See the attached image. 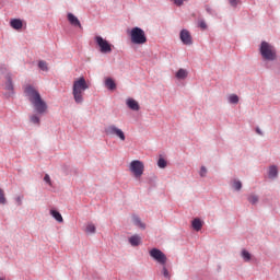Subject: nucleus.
<instances>
[{
    "mask_svg": "<svg viewBox=\"0 0 280 280\" xmlns=\"http://www.w3.org/2000/svg\"><path fill=\"white\" fill-rule=\"evenodd\" d=\"M24 95L36 113L30 115L31 124H34V126H40V117L47 113V102L43 100L40 92H38V90L32 84H28L24 88Z\"/></svg>",
    "mask_w": 280,
    "mask_h": 280,
    "instance_id": "1",
    "label": "nucleus"
},
{
    "mask_svg": "<svg viewBox=\"0 0 280 280\" xmlns=\"http://www.w3.org/2000/svg\"><path fill=\"white\" fill-rule=\"evenodd\" d=\"M89 89L86 79L81 77L73 82L72 85V95L75 104H84V91Z\"/></svg>",
    "mask_w": 280,
    "mask_h": 280,
    "instance_id": "2",
    "label": "nucleus"
},
{
    "mask_svg": "<svg viewBox=\"0 0 280 280\" xmlns=\"http://www.w3.org/2000/svg\"><path fill=\"white\" fill-rule=\"evenodd\" d=\"M259 54L267 68L269 62H275V60H277V48L268 42L260 43Z\"/></svg>",
    "mask_w": 280,
    "mask_h": 280,
    "instance_id": "3",
    "label": "nucleus"
},
{
    "mask_svg": "<svg viewBox=\"0 0 280 280\" xmlns=\"http://www.w3.org/2000/svg\"><path fill=\"white\" fill-rule=\"evenodd\" d=\"M150 257H152V259H154V261H156L158 264H160V266H162V275L165 279H171V275L170 271L167 270V267H165V265L167 264V256L165 255V253H163L161 249L159 248H152L149 252Z\"/></svg>",
    "mask_w": 280,
    "mask_h": 280,
    "instance_id": "4",
    "label": "nucleus"
},
{
    "mask_svg": "<svg viewBox=\"0 0 280 280\" xmlns=\"http://www.w3.org/2000/svg\"><path fill=\"white\" fill-rule=\"evenodd\" d=\"M130 38L133 45H145L148 43V37L145 36V31L141 27L136 26L130 31Z\"/></svg>",
    "mask_w": 280,
    "mask_h": 280,
    "instance_id": "5",
    "label": "nucleus"
},
{
    "mask_svg": "<svg viewBox=\"0 0 280 280\" xmlns=\"http://www.w3.org/2000/svg\"><path fill=\"white\" fill-rule=\"evenodd\" d=\"M104 132L107 135V137H117L121 141H126V133H124V130L115 125L105 127Z\"/></svg>",
    "mask_w": 280,
    "mask_h": 280,
    "instance_id": "6",
    "label": "nucleus"
},
{
    "mask_svg": "<svg viewBox=\"0 0 280 280\" xmlns=\"http://www.w3.org/2000/svg\"><path fill=\"white\" fill-rule=\"evenodd\" d=\"M94 40L100 47L101 54H110L113 51V44L108 43V40L104 39V37L98 35L94 38Z\"/></svg>",
    "mask_w": 280,
    "mask_h": 280,
    "instance_id": "7",
    "label": "nucleus"
},
{
    "mask_svg": "<svg viewBox=\"0 0 280 280\" xmlns=\"http://www.w3.org/2000/svg\"><path fill=\"white\" fill-rule=\"evenodd\" d=\"M143 162L139 160H133L130 163V172L136 176V178H141L143 176Z\"/></svg>",
    "mask_w": 280,
    "mask_h": 280,
    "instance_id": "8",
    "label": "nucleus"
},
{
    "mask_svg": "<svg viewBox=\"0 0 280 280\" xmlns=\"http://www.w3.org/2000/svg\"><path fill=\"white\" fill-rule=\"evenodd\" d=\"M179 38L183 45H194V39L191 38V33L189 31L183 28L179 33Z\"/></svg>",
    "mask_w": 280,
    "mask_h": 280,
    "instance_id": "9",
    "label": "nucleus"
},
{
    "mask_svg": "<svg viewBox=\"0 0 280 280\" xmlns=\"http://www.w3.org/2000/svg\"><path fill=\"white\" fill-rule=\"evenodd\" d=\"M5 91H9V93H5V97H12L14 95V83H12V74L8 73L5 75Z\"/></svg>",
    "mask_w": 280,
    "mask_h": 280,
    "instance_id": "10",
    "label": "nucleus"
},
{
    "mask_svg": "<svg viewBox=\"0 0 280 280\" xmlns=\"http://www.w3.org/2000/svg\"><path fill=\"white\" fill-rule=\"evenodd\" d=\"M279 178V167L277 165H270L268 168V179L277 180Z\"/></svg>",
    "mask_w": 280,
    "mask_h": 280,
    "instance_id": "11",
    "label": "nucleus"
},
{
    "mask_svg": "<svg viewBox=\"0 0 280 280\" xmlns=\"http://www.w3.org/2000/svg\"><path fill=\"white\" fill-rule=\"evenodd\" d=\"M67 19L70 25H73V27H79L80 30H82V23H80V20L73 13H68Z\"/></svg>",
    "mask_w": 280,
    "mask_h": 280,
    "instance_id": "12",
    "label": "nucleus"
},
{
    "mask_svg": "<svg viewBox=\"0 0 280 280\" xmlns=\"http://www.w3.org/2000/svg\"><path fill=\"white\" fill-rule=\"evenodd\" d=\"M126 105L130 110H135V112L141 110V106L139 105V102H137L135 98H127Z\"/></svg>",
    "mask_w": 280,
    "mask_h": 280,
    "instance_id": "13",
    "label": "nucleus"
},
{
    "mask_svg": "<svg viewBox=\"0 0 280 280\" xmlns=\"http://www.w3.org/2000/svg\"><path fill=\"white\" fill-rule=\"evenodd\" d=\"M132 223L138 229H141V231H145V229H147L145 223L143 221H141V218L137 214L132 215Z\"/></svg>",
    "mask_w": 280,
    "mask_h": 280,
    "instance_id": "14",
    "label": "nucleus"
},
{
    "mask_svg": "<svg viewBox=\"0 0 280 280\" xmlns=\"http://www.w3.org/2000/svg\"><path fill=\"white\" fill-rule=\"evenodd\" d=\"M130 246L136 248V246H141V235L135 234L128 238Z\"/></svg>",
    "mask_w": 280,
    "mask_h": 280,
    "instance_id": "15",
    "label": "nucleus"
},
{
    "mask_svg": "<svg viewBox=\"0 0 280 280\" xmlns=\"http://www.w3.org/2000/svg\"><path fill=\"white\" fill-rule=\"evenodd\" d=\"M10 25L13 30H23V21L21 19H12Z\"/></svg>",
    "mask_w": 280,
    "mask_h": 280,
    "instance_id": "16",
    "label": "nucleus"
},
{
    "mask_svg": "<svg viewBox=\"0 0 280 280\" xmlns=\"http://www.w3.org/2000/svg\"><path fill=\"white\" fill-rule=\"evenodd\" d=\"M232 189H234V191H242V180L237 179V178H234L231 180L230 183Z\"/></svg>",
    "mask_w": 280,
    "mask_h": 280,
    "instance_id": "17",
    "label": "nucleus"
},
{
    "mask_svg": "<svg viewBox=\"0 0 280 280\" xmlns=\"http://www.w3.org/2000/svg\"><path fill=\"white\" fill-rule=\"evenodd\" d=\"M105 86L106 89H108V91H115V89H117V83H115V80H113V78H106Z\"/></svg>",
    "mask_w": 280,
    "mask_h": 280,
    "instance_id": "18",
    "label": "nucleus"
},
{
    "mask_svg": "<svg viewBox=\"0 0 280 280\" xmlns=\"http://www.w3.org/2000/svg\"><path fill=\"white\" fill-rule=\"evenodd\" d=\"M50 215L59 223L65 222V219H62V214L56 209L50 210Z\"/></svg>",
    "mask_w": 280,
    "mask_h": 280,
    "instance_id": "19",
    "label": "nucleus"
},
{
    "mask_svg": "<svg viewBox=\"0 0 280 280\" xmlns=\"http://www.w3.org/2000/svg\"><path fill=\"white\" fill-rule=\"evenodd\" d=\"M187 75H189V72L186 69L180 68L176 73L175 78L177 80H186Z\"/></svg>",
    "mask_w": 280,
    "mask_h": 280,
    "instance_id": "20",
    "label": "nucleus"
},
{
    "mask_svg": "<svg viewBox=\"0 0 280 280\" xmlns=\"http://www.w3.org/2000/svg\"><path fill=\"white\" fill-rule=\"evenodd\" d=\"M191 226L195 231H201L202 230V221L199 218H196L192 220Z\"/></svg>",
    "mask_w": 280,
    "mask_h": 280,
    "instance_id": "21",
    "label": "nucleus"
},
{
    "mask_svg": "<svg viewBox=\"0 0 280 280\" xmlns=\"http://www.w3.org/2000/svg\"><path fill=\"white\" fill-rule=\"evenodd\" d=\"M96 231H97V228H95V224L88 223V225L85 228V233H88L90 235H95Z\"/></svg>",
    "mask_w": 280,
    "mask_h": 280,
    "instance_id": "22",
    "label": "nucleus"
},
{
    "mask_svg": "<svg viewBox=\"0 0 280 280\" xmlns=\"http://www.w3.org/2000/svg\"><path fill=\"white\" fill-rule=\"evenodd\" d=\"M228 102L229 104H240V96H237V94H231L228 97Z\"/></svg>",
    "mask_w": 280,
    "mask_h": 280,
    "instance_id": "23",
    "label": "nucleus"
},
{
    "mask_svg": "<svg viewBox=\"0 0 280 280\" xmlns=\"http://www.w3.org/2000/svg\"><path fill=\"white\" fill-rule=\"evenodd\" d=\"M247 200L250 205H257L259 202V196L255 194L248 195Z\"/></svg>",
    "mask_w": 280,
    "mask_h": 280,
    "instance_id": "24",
    "label": "nucleus"
},
{
    "mask_svg": "<svg viewBox=\"0 0 280 280\" xmlns=\"http://www.w3.org/2000/svg\"><path fill=\"white\" fill-rule=\"evenodd\" d=\"M241 257L244 259V261L248 262L253 258V255H250L248 250L243 249L241 253Z\"/></svg>",
    "mask_w": 280,
    "mask_h": 280,
    "instance_id": "25",
    "label": "nucleus"
},
{
    "mask_svg": "<svg viewBox=\"0 0 280 280\" xmlns=\"http://www.w3.org/2000/svg\"><path fill=\"white\" fill-rule=\"evenodd\" d=\"M38 69H40V71H49V67L47 65V61L39 60L38 61Z\"/></svg>",
    "mask_w": 280,
    "mask_h": 280,
    "instance_id": "26",
    "label": "nucleus"
},
{
    "mask_svg": "<svg viewBox=\"0 0 280 280\" xmlns=\"http://www.w3.org/2000/svg\"><path fill=\"white\" fill-rule=\"evenodd\" d=\"M158 167H160V170H165V167H167V161H165L163 158H160L158 160Z\"/></svg>",
    "mask_w": 280,
    "mask_h": 280,
    "instance_id": "27",
    "label": "nucleus"
},
{
    "mask_svg": "<svg viewBox=\"0 0 280 280\" xmlns=\"http://www.w3.org/2000/svg\"><path fill=\"white\" fill-rule=\"evenodd\" d=\"M0 205H8V199H5V192L0 188Z\"/></svg>",
    "mask_w": 280,
    "mask_h": 280,
    "instance_id": "28",
    "label": "nucleus"
},
{
    "mask_svg": "<svg viewBox=\"0 0 280 280\" xmlns=\"http://www.w3.org/2000/svg\"><path fill=\"white\" fill-rule=\"evenodd\" d=\"M231 8H237V5H242V0H228Z\"/></svg>",
    "mask_w": 280,
    "mask_h": 280,
    "instance_id": "29",
    "label": "nucleus"
},
{
    "mask_svg": "<svg viewBox=\"0 0 280 280\" xmlns=\"http://www.w3.org/2000/svg\"><path fill=\"white\" fill-rule=\"evenodd\" d=\"M185 1L188 0H173L174 5H176L177 8H182V5L185 4Z\"/></svg>",
    "mask_w": 280,
    "mask_h": 280,
    "instance_id": "30",
    "label": "nucleus"
},
{
    "mask_svg": "<svg viewBox=\"0 0 280 280\" xmlns=\"http://www.w3.org/2000/svg\"><path fill=\"white\" fill-rule=\"evenodd\" d=\"M199 175L201 176V178H205L207 176V166L200 167Z\"/></svg>",
    "mask_w": 280,
    "mask_h": 280,
    "instance_id": "31",
    "label": "nucleus"
},
{
    "mask_svg": "<svg viewBox=\"0 0 280 280\" xmlns=\"http://www.w3.org/2000/svg\"><path fill=\"white\" fill-rule=\"evenodd\" d=\"M198 25L201 30H207V22L205 20H199Z\"/></svg>",
    "mask_w": 280,
    "mask_h": 280,
    "instance_id": "32",
    "label": "nucleus"
},
{
    "mask_svg": "<svg viewBox=\"0 0 280 280\" xmlns=\"http://www.w3.org/2000/svg\"><path fill=\"white\" fill-rule=\"evenodd\" d=\"M15 202H16L18 207H21V205H23V197L22 196L15 197Z\"/></svg>",
    "mask_w": 280,
    "mask_h": 280,
    "instance_id": "33",
    "label": "nucleus"
},
{
    "mask_svg": "<svg viewBox=\"0 0 280 280\" xmlns=\"http://www.w3.org/2000/svg\"><path fill=\"white\" fill-rule=\"evenodd\" d=\"M44 180L47 183V185H51V177L49 176V174H46L44 176Z\"/></svg>",
    "mask_w": 280,
    "mask_h": 280,
    "instance_id": "34",
    "label": "nucleus"
},
{
    "mask_svg": "<svg viewBox=\"0 0 280 280\" xmlns=\"http://www.w3.org/2000/svg\"><path fill=\"white\" fill-rule=\"evenodd\" d=\"M206 12H208V14H211V15L215 13V11H213V9L209 5L206 7Z\"/></svg>",
    "mask_w": 280,
    "mask_h": 280,
    "instance_id": "35",
    "label": "nucleus"
},
{
    "mask_svg": "<svg viewBox=\"0 0 280 280\" xmlns=\"http://www.w3.org/2000/svg\"><path fill=\"white\" fill-rule=\"evenodd\" d=\"M256 132L257 135H259L260 137H264V131H261V129L258 127L256 128Z\"/></svg>",
    "mask_w": 280,
    "mask_h": 280,
    "instance_id": "36",
    "label": "nucleus"
}]
</instances>
